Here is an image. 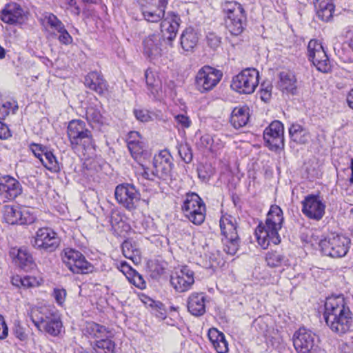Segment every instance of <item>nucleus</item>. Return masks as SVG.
Wrapping results in <instances>:
<instances>
[{
    "mask_svg": "<svg viewBox=\"0 0 353 353\" xmlns=\"http://www.w3.org/2000/svg\"><path fill=\"white\" fill-rule=\"evenodd\" d=\"M174 121L177 125L181 128H188L191 125L189 117L184 114H179L174 116Z\"/></svg>",
    "mask_w": 353,
    "mask_h": 353,
    "instance_id": "nucleus-52",
    "label": "nucleus"
},
{
    "mask_svg": "<svg viewBox=\"0 0 353 353\" xmlns=\"http://www.w3.org/2000/svg\"><path fill=\"white\" fill-rule=\"evenodd\" d=\"M119 269L126 276L128 279L132 276V273L135 271L127 262L122 261L120 263Z\"/></svg>",
    "mask_w": 353,
    "mask_h": 353,
    "instance_id": "nucleus-62",
    "label": "nucleus"
},
{
    "mask_svg": "<svg viewBox=\"0 0 353 353\" xmlns=\"http://www.w3.org/2000/svg\"><path fill=\"white\" fill-rule=\"evenodd\" d=\"M194 272L188 266H183L170 276L171 285L178 292H187L194 283Z\"/></svg>",
    "mask_w": 353,
    "mask_h": 353,
    "instance_id": "nucleus-15",
    "label": "nucleus"
},
{
    "mask_svg": "<svg viewBox=\"0 0 353 353\" xmlns=\"http://www.w3.org/2000/svg\"><path fill=\"white\" fill-rule=\"evenodd\" d=\"M62 322L60 318L52 313L49 318L42 324L40 331L46 332L51 336H56L61 332Z\"/></svg>",
    "mask_w": 353,
    "mask_h": 353,
    "instance_id": "nucleus-32",
    "label": "nucleus"
},
{
    "mask_svg": "<svg viewBox=\"0 0 353 353\" xmlns=\"http://www.w3.org/2000/svg\"><path fill=\"white\" fill-rule=\"evenodd\" d=\"M23 10L16 3H8L1 12V19L8 24H16L23 20Z\"/></svg>",
    "mask_w": 353,
    "mask_h": 353,
    "instance_id": "nucleus-21",
    "label": "nucleus"
},
{
    "mask_svg": "<svg viewBox=\"0 0 353 353\" xmlns=\"http://www.w3.org/2000/svg\"><path fill=\"white\" fill-rule=\"evenodd\" d=\"M184 216L188 219L191 223L196 225H201L205 219L206 215V208L205 206H202L201 208H197L193 210H191L188 212L183 214Z\"/></svg>",
    "mask_w": 353,
    "mask_h": 353,
    "instance_id": "nucleus-39",
    "label": "nucleus"
},
{
    "mask_svg": "<svg viewBox=\"0 0 353 353\" xmlns=\"http://www.w3.org/2000/svg\"><path fill=\"white\" fill-rule=\"evenodd\" d=\"M110 335L108 337H104L103 339H97V341H94L95 347L98 353H113L115 344L114 341H112L110 339Z\"/></svg>",
    "mask_w": 353,
    "mask_h": 353,
    "instance_id": "nucleus-41",
    "label": "nucleus"
},
{
    "mask_svg": "<svg viewBox=\"0 0 353 353\" xmlns=\"http://www.w3.org/2000/svg\"><path fill=\"white\" fill-rule=\"evenodd\" d=\"M14 334L15 336L21 341H26L28 338V334L25 332V329L19 324H15Z\"/></svg>",
    "mask_w": 353,
    "mask_h": 353,
    "instance_id": "nucleus-61",
    "label": "nucleus"
},
{
    "mask_svg": "<svg viewBox=\"0 0 353 353\" xmlns=\"http://www.w3.org/2000/svg\"><path fill=\"white\" fill-rule=\"evenodd\" d=\"M259 72L252 68L243 70L232 79V88L240 94H250L259 85Z\"/></svg>",
    "mask_w": 353,
    "mask_h": 353,
    "instance_id": "nucleus-7",
    "label": "nucleus"
},
{
    "mask_svg": "<svg viewBox=\"0 0 353 353\" xmlns=\"http://www.w3.org/2000/svg\"><path fill=\"white\" fill-rule=\"evenodd\" d=\"M85 115L87 121L90 123H103V116L100 111L94 107L88 108Z\"/></svg>",
    "mask_w": 353,
    "mask_h": 353,
    "instance_id": "nucleus-45",
    "label": "nucleus"
},
{
    "mask_svg": "<svg viewBox=\"0 0 353 353\" xmlns=\"http://www.w3.org/2000/svg\"><path fill=\"white\" fill-rule=\"evenodd\" d=\"M205 204L201 198L196 193L188 192L185 194L181 205V212L183 214L191 210L205 206Z\"/></svg>",
    "mask_w": 353,
    "mask_h": 353,
    "instance_id": "nucleus-33",
    "label": "nucleus"
},
{
    "mask_svg": "<svg viewBox=\"0 0 353 353\" xmlns=\"http://www.w3.org/2000/svg\"><path fill=\"white\" fill-rule=\"evenodd\" d=\"M206 298L203 293H192L187 301V306L189 312L195 316H201L205 313Z\"/></svg>",
    "mask_w": 353,
    "mask_h": 353,
    "instance_id": "nucleus-22",
    "label": "nucleus"
},
{
    "mask_svg": "<svg viewBox=\"0 0 353 353\" xmlns=\"http://www.w3.org/2000/svg\"><path fill=\"white\" fill-rule=\"evenodd\" d=\"M52 314L46 307H34L30 309L29 316L34 325L39 330L42 324L45 323Z\"/></svg>",
    "mask_w": 353,
    "mask_h": 353,
    "instance_id": "nucleus-35",
    "label": "nucleus"
},
{
    "mask_svg": "<svg viewBox=\"0 0 353 353\" xmlns=\"http://www.w3.org/2000/svg\"><path fill=\"white\" fill-rule=\"evenodd\" d=\"M57 32L59 33L58 39L60 43L65 45H68L72 42V38L65 28V26L63 27V29Z\"/></svg>",
    "mask_w": 353,
    "mask_h": 353,
    "instance_id": "nucleus-55",
    "label": "nucleus"
},
{
    "mask_svg": "<svg viewBox=\"0 0 353 353\" xmlns=\"http://www.w3.org/2000/svg\"><path fill=\"white\" fill-rule=\"evenodd\" d=\"M67 292L63 288H54L52 292V296L54 297L56 303L59 306H63L66 299Z\"/></svg>",
    "mask_w": 353,
    "mask_h": 353,
    "instance_id": "nucleus-49",
    "label": "nucleus"
},
{
    "mask_svg": "<svg viewBox=\"0 0 353 353\" xmlns=\"http://www.w3.org/2000/svg\"><path fill=\"white\" fill-rule=\"evenodd\" d=\"M163 21H168L169 24H174L176 27L179 28L181 19L178 14L173 12H168L166 17L163 19Z\"/></svg>",
    "mask_w": 353,
    "mask_h": 353,
    "instance_id": "nucleus-58",
    "label": "nucleus"
},
{
    "mask_svg": "<svg viewBox=\"0 0 353 353\" xmlns=\"http://www.w3.org/2000/svg\"><path fill=\"white\" fill-rule=\"evenodd\" d=\"M128 280L139 289H144L146 287L143 277L136 270L132 273V276L128 278Z\"/></svg>",
    "mask_w": 353,
    "mask_h": 353,
    "instance_id": "nucleus-50",
    "label": "nucleus"
},
{
    "mask_svg": "<svg viewBox=\"0 0 353 353\" xmlns=\"http://www.w3.org/2000/svg\"><path fill=\"white\" fill-rule=\"evenodd\" d=\"M12 103L9 101L0 100V139H6L12 136L8 127L3 121L9 114Z\"/></svg>",
    "mask_w": 353,
    "mask_h": 353,
    "instance_id": "nucleus-34",
    "label": "nucleus"
},
{
    "mask_svg": "<svg viewBox=\"0 0 353 353\" xmlns=\"http://www.w3.org/2000/svg\"><path fill=\"white\" fill-rule=\"evenodd\" d=\"M37 284V281L36 278L30 276H26L23 277L22 287L24 288H32L36 286Z\"/></svg>",
    "mask_w": 353,
    "mask_h": 353,
    "instance_id": "nucleus-63",
    "label": "nucleus"
},
{
    "mask_svg": "<svg viewBox=\"0 0 353 353\" xmlns=\"http://www.w3.org/2000/svg\"><path fill=\"white\" fill-rule=\"evenodd\" d=\"M45 19L47 24L54 30L58 31L63 29L65 26L63 23L52 13H47L45 15Z\"/></svg>",
    "mask_w": 353,
    "mask_h": 353,
    "instance_id": "nucleus-47",
    "label": "nucleus"
},
{
    "mask_svg": "<svg viewBox=\"0 0 353 353\" xmlns=\"http://www.w3.org/2000/svg\"><path fill=\"white\" fill-rule=\"evenodd\" d=\"M143 53L150 59H154L161 56L162 41L158 34H153L146 37L143 41Z\"/></svg>",
    "mask_w": 353,
    "mask_h": 353,
    "instance_id": "nucleus-20",
    "label": "nucleus"
},
{
    "mask_svg": "<svg viewBox=\"0 0 353 353\" xmlns=\"http://www.w3.org/2000/svg\"><path fill=\"white\" fill-rule=\"evenodd\" d=\"M224 336H225L222 332H220L215 328L210 329L208 332V337L212 345L220 340L221 341Z\"/></svg>",
    "mask_w": 353,
    "mask_h": 353,
    "instance_id": "nucleus-56",
    "label": "nucleus"
},
{
    "mask_svg": "<svg viewBox=\"0 0 353 353\" xmlns=\"http://www.w3.org/2000/svg\"><path fill=\"white\" fill-rule=\"evenodd\" d=\"M206 39L208 45L213 50H216L220 46L221 38L213 32H209L206 36Z\"/></svg>",
    "mask_w": 353,
    "mask_h": 353,
    "instance_id": "nucleus-53",
    "label": "nucleus"
},
{
    "mask_svg": "<svg viewBox=\"0 0 353 353\" xmlns=\"http://www.w3.org/2000/svg\"><path fill=\"white\" fill-rule=\"evenodd\" d=\"M3 213L5 221L11 225H28L33 223L35 219V216L27 208L5 205Z\"/></svg>",
    "mask_w": 353,
    "mask_h": 353,
    "instance_id": "nucleus-16",
    "label": "nucleus"
},
{
    "mask_svg": "<svg viewBox=\"0 0 353 353\" xmlns=\"http://www.w3.org/2000/svg\"><path fill=\"white\" fill-rule=\"evenodd\" d=\"M177 150L180 157L185 163H190L192 161L193 154L189 144L187 143L179 144Z\"/></svg>",
    "mask_w": 353,
    "mask_h": 353,
    "instance_id": "nucleus-44",
    "label": "nucleus"
},
{
    "mask_svg": "<svg viewBox=\"0 0 353 353\" xmlns=\"http://www.w3.org/2000/svg\"><path fill=\"white\" fill-rule=\"evenodd\" d=\"M223 9L226 14L225 23L228 31L235 36L241 34L247 21L243 6L236 1H225L223 4Z\"/></svg>",
    "mask_w": 353,
    "mask_h": 353,
    "instance_id": "nucleus-5",
    "label": "nucleus"
},
{
    "mask_svg": "<svg viewBox=\"0 0 353 353\" xmlns=\"http://www.w3.org/2000/svg\"><path fill=\"white\" fill-rule=\"evenodd\" d=\"M8 328L2 315L0 314V339L8 336Z\"/></svg>",
    "mask_w": 353,
    "mask_h": 353,
    "instance_id": "nucleus-64",
    "label": "nucleus"
},
{
    "mask_svg": "<svg viewBox=\"0 0 353 353\" xmlns=\"http://www.w3.org/2000/svg\"><path fill=\"white\" fill-rule=\"evenodd\" d=\"M167 6H163L158 3V5H154L152 3L141 8L142 14L144 19L148 22L157 23L165 16V9Z\"/></svg>",
    "mask_w": 353,
    "mask_h": 353,
    "instance_id": "nucleus-24",
    "label": "nucleus"
},
{
    "mask_svg": "<svg viewBox=\"0 0 353 353\" xmlns=\"http://www.w3.org/2000/svg\"><path fill=\"white\" fill-rule=\"evenodd\" d=\"M114 196L117 202L130 211L137 208L141 199L138 190L130 183L118 185L115 188Z\"/></svg>",
    "mask_w": 353,
    "mask_h": 353,
    "instance_id": "nucleus-9",
    "label": "nucleus"
},
{
    "mask_svg": "<svg viewBox=\"0 0 353 353\" xmlns=\"http://www.w3.org/2000/svg\"><path fill=\"white\" fill-rule=\"evenodd\" d=\"M213 346L218 353H226L228 351V345L225 336L221 341L214 343Z\"/></svg>",
    "mask_w": 353,
    "mask_h": 353,
    "instance_id": "nucleus-59",
    "label": "nucleus"
},
{
    "mask_svg": "<svg viewBox=\"0 0 353 353\" xmlns=\"http://www.w3.org/2000/svg\"><path fill=\"white\" fill-rule=\"evenodd\" d=\"M214 142V139L209 134L203 135L200 139V145L205 148H209L211 150H213L212 143Z\"/></svg>",
    "mask_w": 353,
    "mask_h": 353,
    "instance_id": "nucleus-60",
    "label": "nucleus"
},
{
    "mask_svg": "<svg viewBox=\"0 0 353 353\" xmlns=\"http://www.w3.org/2000/svg\"><path fill=\"white\" fill-rule=\"evenodd\" d=\"M84 333L88 337L97 339H103L110 335V332L104 325L98 324L95 322H87L84 328Z\"/></svg>",
    "mask_w": 353,
    "mask_h": 353,
    "instance_id": "nucleus-29",
    "label": "nucleus"
},
{
    "mask_svg": "<svg viewBox=\"0 0 353 353\" xmlns=\"http://www.w3.org/2000/svg\"><path fill=\"white\" fill-rule=\"evenodd\" d=\"M279 86L282 91L294 94L296 91V79L293 72L283 71L279 74Z\"/></svg>",
    "mask_w": 353,
    "mask_h": 353,
    "instance_id": "nucleus-30",
    "label": "nucleus"
},
{
    "mask_svg": "<svg viewBox=\"0 0 353 353\" xmlns=\"http://www.w3.org/2000/svg\"><path fill=\"white\" fill-rule=\"evenodd\" d=\"M350 244L349 238L333 233L321 239L319 247L325 255L332 258H341L347 253Z\"/></svg>",
    "mask_w": 353,
    "mask_h": 353,
    "instance_id": "nucleus-6",
    "label": "nucleus"
},
{
    "mask_svg": "<svg viewBox=\"0 0 353 353\" xmlns=\"http://www.w3.org/2000/svg\"><path fill=\"white\" fill-rule=\"evenodd\" d=\"M323 318L330 329L339 334L350 332L353 327L352 313L343 295L325 299Z\"/></svg>",
    "mask_w": 353,
    "mask_h": 353,
    "instance_id": "nucleus-1",
    "label": "nucleus"
},
{
    "mask_svg": "<svg viewBox=\"0 0 353 353\" xmlns=\"http://www.w3.org/2000/svg\"><path fill=\"white\" fill-rule=\"evenodd\" d=\"M40 161L45 168L51 172H58L61 170L56 157L50 150H46Z\"/></svg>",
    "mask_w": 353,
    "mask_h": 353,
    "instance_id": "nucleus-40",
    "label": "nucleus"
},
{
    "mask_svg": "<svg viewBox=\"0 0 353 353\" xmlns=\"http://www.w3.org/2000/svg\"><path fill=\"white\" fill-rule=\"evenodd\" d=\"M128 148L133 157L136 161H139L143 152H144V144L143 141H130L128 142Z\"/></svg>",
    "mask_w": 353,
    "mask_h": 353,
    "instance_id": "nucleus-43",
    "label": "nucleus"
},
{
    "mask_svg": "<svg viewBox=\"0 0 353 353\" xmlns=\"http://www.w3.org/2000/svg\"><path fill=\"white\" fill-rule=\"evenodd\" d=\"M145 77L148 88L150 91V93L154 98H159L162 92L161 80L159 78H156L154 74L149 70L145 71Z\"/></svg>",
    "mask_w": 353,
    "mask_h": 353,
    "instance_id": "nucleus-36",
    "label": "nucleus"
},
{
    "mask_svg": "<svg viewBox=\"0 0 353 353\" xmlns=\"http://www.w3.org/2000/svg\"><path fill=\"white\" fill-rule=\"evenodd\" d=\"M152 310V313L161 319H164L166 317V310L164 305L160 301Z\"/></svg>",
    "mask_w": 353,
    "mask_h": 353,
    "instance_id": "nucleus-57",
    "label": "nucleus"
},
{
    "mask_svg": "<svg viewBox=\"0 0 353 353\" xmlns=\"http://www.w3.org/2000/svg\"><path fill=\"white\" fill-rule=\"evenodd\" d=\"M85 85L99 94H103L107 90V83L103 77L97 72H91L85 77Z\"/></svg>",
    "mask_w": 353,
    "mask_h": 353,
    "instance_id": "nucleus-26",
    "label": "nucleus"
},
{
    "mask_svg": "<svg viewBox=\"0 0 353 353\" xmlns=\"http://www.w3.org/2000/svg\"><path fill=\"white\" fill-rule=\"evenodd\" d=\"M22 193L21 183L14 177H0V196L6 200H13Z\"/></svg>",
    "mask_w": 353,
    "mask_h": 353,
    "instance_id": "nucleus-19",
    "label": "nucleus"
},
{
    "mask_svg": "<svg viewBox=\"0 0 353 353\" xmlns=\"http://www.w3.org/2000/svg\"><path fill=\"white\" fill-rule=\"evenodd\" d=\"M219 226L223 243V250L228 254L234 256L239 249L240 239L237 232L236 219L231 215H223L219 221Z\"/></svg>",
    "mask_w": 353,
    "mask_h": 353,
    "instance_id": "nucleus-4",
    "label": "nucleus"
},
{
    "mask_svg": "<svg viewBox=\"0 0 353 353\" xmlns=\"http://www.w3.org/2000/svg\"><path fill=\"white\" fill-rule=\"evenodd\" d=\"M161 31L163 32H166L168 35L166 37V39L171 42L175 39L176 33L178 32L179 28L176 27L174 24H169L168 21H162L161 23Z\"/></svg>",
    "mask_w": 353,
    "mask_h": 353,
    "instance_id": "nucleus-46",
    "label": "nucleus"
},
{
    "mask_svg": "<svg viewBox=\"0 0 353 353\" xmlns=\"http://www.w3.org/2000/svg\"><path fill=\"white\" fill-rule=\"evenodd\" d=\"M263 139L270 150L276 152L283 150L285 145L283 123L279 121H272L264 130Z\"/></svg>",
    "mask_w": 353,
    "mask_h": 353,
    "instance_id": "nucleus-13",
    "label": "nucleus"
},
{
    "mask_svg": "<svg viewBox=\"0 0 353 353\" xmlns=\"http://www.w3.org/2000/svg\"><path fill=\"white\" fill-rule=\"evenodd\" d=\"M134 114L136 119L141 122H148L152 119L154 114L145 109H134Z\"/></svg>",
    "mask_w": 353,
    "mask_h": 353,
    "instance_id": "nucleus-48",
    "label": "nucleus"
},
{
    "mask_svg": "<svg viewBox=\"0 0 353 353\" xmlns=\"http://www.w3.org/2000/svg\"><path fill=\"white\" fill-rule=\"evenodd\" d=\"M250 114L248 106H239L234 108L230 116V123L236 129L246 125L249 121Z\"/></svg>",
    "mask_w": 353,
    "mask_h": 353,
    "instance_id": "nucleus-27",
    "label": "nucleus"
},
{
    "mask_svg": "<svg viewBox=\"0 0 353 353\" xmlns=\"http://www.w3.org/2000/svg\"><path fill=\"white\" fill-rule=\"evenodd\" d=\"M265 260L269 268H279L280 272L283 271L290 265L288 257L277 251L268 252L265 254Z\"/></svg>",
    "mask_w": 353,
    "mask_h": 353,
    "instance_id": "nucleus-25",
    "label": "nucleus"
},
{
    "mask_svg": "<svg viewBox=\"0 0 353 353\" xmlns=\"http://www.w3.org/2000/svg\"><path fill=\"white\" fill-rule=\"evenodd\" d=\"M30 148L32 152H33L34 155L39 160H41L44 153L48 150L46 147L37 143L30 144Z\"/></svg>",
    "mask_w": 353,
    "mask_h": 353,
    "instance_id": "nucleus-54",
    "label": "nucleus"
},
{
    "mask_svg": "<svg viewBox=\"0 0 353 353\" xmlns=\"http://www.w3.org/2000/svg\"><path fill=\"white\" fill-rule=\"evenodd\" d=\"M67 136L73 150L81 148L86 151L94 148L92 133L82 120L73 119L68 123Z\"/></svg>",
    "mask_w": 353,
    "mask_h": 353,
    "instance_id": "nucleus-3",
    "label": "nucleus"
},
{
    "mask_svg": "<svg viewBox=\"0 0 353 353\" xmlns=\"http://www.w3.org/2000/svg\"><path fill=\"white\" fill-rule=\"evenodd\" d=\"M290 139L299 144H305L308 142L307 131L299 124H292L289 129Z\"/></svg>",
    "mask_w": 353,
    "mask_h": 353,
    "instance_id": "nucleus-37",
    "label": "nucleus"
},
{
    "mask_svg": "<svg viewBox=\"0 0 353 353\" xmlns=\"http://www.w3.org/2000/svg\"><path fill=\"white\" fill-rule=\"evenodd\" d=\"M283 222L281 209L278 205H272L267 214L265 224L260 223L255 230L257 241L263 249H266L270 243H280L279 231L282 228Z\"/></svg>",
    "mask_w": 353,
    "mask_h": 353,
    "instance_id": "nucleus-2",
    "label": "nucleus"
},
{
    "mask_svg": "<svg viewBox=\"0 0 353 353\" xmlns=\"http://www.w3.org/2000/svg\"><path fill=\"white\" fill-rule=\"evenodd\" d=\"M173 167L172 157L166 150L161 151L153 159V168L157 178L166 180L171 176Z\"/></svg>",
    "mask_w": 353,
    "mask_h": 353,
    "instance_id": "nucleus-18",
    "label": "nucleus"
},
{
    "mask_svg": "<svg viewBox=\"0 0 353 353\" xmlns=\"http://www.w3.org/2000/svg\"><path fill=\"white\" fill-rule=\"evenodd\" d=\"M199 41L197 32L192 28L183 30L180 38V43L185 52H192Z\"/></svg>",
    "mask_w": 353,
    "mask_h": 353,
    "instance_id": "nucleus-28",
    "label": "nucleus"
},
{
    "mask_svg": "<svg viewBox=\"0 0 353 353\" xmlns=\"http://www.w3.org/2000/svg\"><path fill=\"white\" fill-rule=\"evenodd\" d=\"M272 85L270 83H263L261 85L260 97L262 101L268 102L272 96Z\"/></svg>",
    "mask_w": 353,
    "mask_h": 353,
    "instance_id": "nucleus-51",
    "label": "nucleus"
},
{
    "mask_svg": "<svg viewBox=\"0 0 353 353\" xmlns=\"http://www.w3.org/2000/svg\"><path fill=\"white\" fill-rule=\"evenodd\" d=\"M307 56L318 70L323 72H327L330 70V62L328 57L323 46L317 40L312 39L308 43Z\"/></svg>",
    "mask_w": 353,
    "mask_h": 353,
    "instance_id": "nucleus-14",
    "label": "nucleus"
},
{
    "mask_svg": "<svg viewBox=\"0 0 353 353\" xmlns=\"http://www.w3.org/2000/svg\"><path fill=\"white\" fill-rule=\"evenodd\" d=\"M313 3L319 19L329 21L332 19L335 8L332 0H313Z\"/></svg>",
    "mask_w": 353,
    "mask_h": 353,
    "instance_id": "nucleus-23",
    "label": "nucleus"
},
{
    "mask_svg": "<svg viewBox=\"0 0 353 353\" xmlns=\"http://www.w3.org/2000/svg\"><path fill=\"white\" fill-rule=\"evenodd\" d=\"M14 261L17 266L26 271L32 269L35 265L32 256L25 248L17 250Z\"/></svg>",
    "mask_w": 353,
    "mask_h": 353,
    "instance_id": "nucleus-31",
    "label": "nucleus"
},
{
    "mask_svg": "<svg viewBox=\"0 0 353 353\" xmlns=\"http://www.w3.org/2000/svg\"><path fill=\"white\" fill-rule=\"evenodd\" d=\"M223 73L221 70L209 65H204L197 72L195 85L201 93L212 90L221 81Z\"/></svg>",
    "mask_w": 353,
    "mask_h": 353,
    "instance_id": "nucleus-8",
    "label": "nucleus"
},
{
    "mask_svg": "<svg viewBox=\"0 0 353 353\" xmlns=\"http://www.w3.org/2000/svg\"><path fill=\"white\" fill-rule=\"evenodd\" d=\"M62 259L66 267L74 274H88L93 271L94 267L79 251L65 250Z\"/></svg>",
    "mask_w": 353,
    "mask_h": 353,
    "instance_id": "nucleus-12",
    "label": "nucleus"
},
{
    "mask_svg": "<svg viewBox=\"0 0 353 353\" xmlns=\"http://www.w3.org/2000/svg\"><path fill=\"white\" fill-rule=\"evenodd\" d=\"M148 268L151 276L154 279H159L161 275L165 274L166 264L158 260H152L148 262Z\"/></svg>",
    "mask_w": 353,
    "mask_h": 353,
    "instance_id": "nucleus-42",
    "label": "nucleus"
},
{
    "mask_svg": "<svg viewBox=\"0 0 353 353\" xmlns=\"http://www.w3.org/2000/svg\"><path fill=\"white\" fill-rule=\"evenodd\" d=\"M319 338L315 333L305 327H301L293 336V345L299 353H315Z\"/></svg>",
    "mask_w": 353,
    "mask_h": 353,
    "instance_id": "nucleus-10",
    "label": "nucleus"
},
{
    "mask_svg": "<svg viewBox=\"0 0 353 353\" xmlns=\"http://www.w3.org/2000/svg\"><path fill=\"white\" fill-rule=\"evenodd\" d=\"M122 252L124 256L131 259L134 263H139L141 261V252L130 241H125L122 243Z\"/></svg>",
    "mask_w": 353,
    "mask_h": 353,
    "instance_id": "nucleus-38",
    "label": "nucleus"
},
{
    "mask_svg": "<svg viewBox=\"0 0 353 353\" xmlns=\"http://www.w3.org/2000/svg\"><path fill=\"white\" fill-rule=\"evenodd\" d=\"M31 243L39 250L52 252L59 245V238L52 228H41L37 231Z\"/></svg>",
    "mask_w": 353,
    "mask_h": 353,
    "instance_id": "nucleus-11",
    "label": "nucleus"
},
{
    "mask_svg": "<svg viewBox=\"0 0 353 353\" xmlns=\"http://www.w3.org/2000/svg\"><path fill=\"white\" fill-rule=\"evenodd\" d=\"M301 205L303 214L310 219L319 221L325 214V205L317 195L306 196L301 201Z\"/></svg>",
    "mask_w": 353,
    "mask_h": 353,
    "instance_id": "nucleus-17",
    "label": "nucleus"
}]
</instances>
